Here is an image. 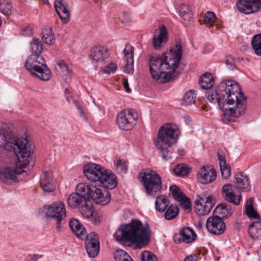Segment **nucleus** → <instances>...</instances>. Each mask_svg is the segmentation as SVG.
Segmentation results:
<instances>
[{
	"mask_svg": "<svg viewBox=\"0 0 261 261\" xmlns=\"http://www.w3.org/2000/svg\"><path fill=\"white\" fill-rule=\"evenodd\" d=\"M169 200L165 195H158L155 202V209L159 212H164L169 205Z\"/></svg>",
	"mask_w": 261,
	"mask_h": 261,
	"instance_id": "nucleus-32",
	"label": "nucleus"
},
{
	"mask_svg": "<svg viewBox=\"0 0 261 261\" xmlns=\"http://www.w3.org/2000/svg\"><path fill=\"white\" fill-rule=\"evenodd\" d=\"M196 237V234L192 228L185 227L180 229L179 233L174 236V240L176 243H180L181 242L190 243L195 241Z\"/></svg>",
	"mask_w": 261,
	"mask_h": 261,
	"instance_id": "nucleus-18",
	"label": "nucleus"
},
{
	"mask_svg": "<svg viewBox=\"0 0 261 261\" xmlns=\"http://www.w3.org/2000/svg\"><path fill=\"white\" fill-rule=\"evenodd\" d=\"M182 56V46L178 42L161 57L150 58V71L152 77L160 83H166L177 76L175 71Z\"/></svg>",
	"mask_w": 261,
	"mask_h": 261,
	"instance_id": "nucleus-2",
	"label": "nucleus"
},
{
	"mask_svg": "<svg viewBox=\"0 0 261 261\" xmlns=\"http://www.w3.org/2000/svg\"><path fill=\"white\" fill-rule=\"evenodd\" d=\"M43 1L44 2V3L46 4H47L48 5L49 4V1L48 0H43Z\"/></svg>",
	"mask_w": 261,
	"mask_h": 261,
	"instance_id": "nucleus-63",
	"label": "nucleus"
},
{
	"mask_svg": "<svg viewBox=\"0 0 261 261\" xmlns=\"http://www.w3.org/2000/svg\"><path fill=\"white\" fill-rule=\"evenodd\" d=\"M117 68V65L114 63H111L105 67L103 70L105 73L111 74L114 72Z\"/></svg>",
	"mask_w": 261,
	"mask_h": 261,
	"instance_id": "nucleus-49",
	"label": "nucleus"
},
{
	"mask_svg": "<svg viewBox=\"0 0 261 261\" xmlns=\"http://www.w3.org/2000/svg\"><path fill=\"white\" fill-rule=\"evenodd\" d=\"M213 214L222 219L228 218L232 214L231 206L227 203L221 204L215 208Z\"/></svg>",
	"mask_w": 261,
	"mask_h": 261,
	"instance_id": "nucleus-29",
	"label": "nucleus"
},
{
	"mask_svg": "<svg viewBox=\"0 0 261 261\" xmlns=\"http://www.w3.org/2000/svg\"><path fill=\"white\" fill-rule=\"evenodd\" d=\"M123 86H124V88H125V90L127 92H130V89L129 88V85H128L127 80H125L124 81V82H123Z\"/></svg>",
	"mask_w": 261,
	"mask_h": 261,
	"instance_id": "nucleus-60",
	"label": "nucleus"
},
{
	"mask_svg": "<svg viewBox=\"0 0 261 261\" xmlns=\"http://www.w3.org/2000/svg\"><path fill=\"white\" fill-rule=\"evenodd\" d=\"M69 226L72 231L77 236V237L84 240L88 237V234L85 227L76 219H72L69 222Z\"/></svg>",
	"mask_w": 261,
	"mask_h": 261,
	"instance_id": "nucleus-25",
	"label": "nucleus"
},
{
	"mask_svg": "<svg viewBox=\"0 0 261 261\" xmlns=\"http://www.w3.org/2000/svg\"><path fill=\"white\" fill-rule=\"evenodd\" d=\"M24 66L32 75L42 81H48L51 77V71L40 55L31 54L27 58Z\"/></svg>",
	"mask_w": 261,
	"mask_h": 261,
	"instance_id": "nucleus-7",
	"label": "nucleus"
},
{
	"mask_svg": "<svg viewBox=\"0 0 261 261\" xmlns=\"http://www.w3.org/2000/svg\"><path fill=\"white\" fill-rule=\"evenodd\" d=\"M251 45L255 55L261 57V34L255 35L252 37Z\"/></svg>",
	"mask_w": 261,
	"mask_h": 261,
	"instance_id": "nucleus-37",
	"label": "nucleus"
},
{
	"mask_svg": "<svg viewBox=\"0 0 261 261\" xmlns=\"http://www.w3.org/2000/svg\"><path fill=\"white\" fill-rule=\"evenodd\" d=\"M74 103L79 111V113H80V115H83L84 114V111H83L82 107L80 105H79L78 101H75L74 102Z\"/></svg>",
	"mask_w": 261,
	"mask_h": 261,
	"instance_id": "nucleus-59",
	"label": "nucleus"
},
{
	"mask_svg": "<svg viewBox=\"0 0 261 261\" xmlns=\"http://www.w3.org/2000/svg\"><path fill=\"white\" fill-rule=\"evenodd\" d=\"M55 68L59 74L62 76H67L69 73V70L67 63L62 60L58 62Z\"/></svg>",
	"mask_w": 261,
	"mask_h": 261,
	"instance_id": "nucleus-40",
	"label": "nucleus"
},
{
	"mask_svg": "<svg viewBox=\"0 0 261 261\" xmlns=\"http://www.w3.org/2000/svg\"><path fill=\"white\" fill-rule=\"evenodd\" d=\"M191 12V11L190 9L189 6L185 5V4L181 5L179 8V13L180 16L182 15H184L185 14H186Z\"/></svg>",
	"mask_w": 261,
	"mask_h": 261,
	"instance_id": "nucleus-50",
	"label": "nucleus"
},
{
	"mask_svg": "<svg viewBox=\"0 0 261 261\" xmlns=\"http://www.w3.org/2000/svg\"><path fill=\"white\" fill-rule=\"evenodd\" d=\"M216 19L215 14L212 11H208L204 15V22L206 23L211 24L213 23Z\"/></svg>",
	"mask_w": 261,
	"mask_h": 261,
	"instance_id": "nucleus-48",
	"label": "nucleus"
},
{
	"mask_svg": "<svg viewBox=\"0 0 261 261\" xmlns=\"http://www.w3.org/2000/svg\"><path fill=\"white\" fill-rule=\"evenodd\" d=\"M89 57L95 62H102L109 57L108 49L101 46H94L90 50Z\"/></svg>",
	"mask_w": 261,
	"mask_h": 261,
	"instance_id": "nucleus-24",
	"label": "nucleus"
},
{
	"mask_svg": "<svg viewBox=\"0 0 261 261\" xmlns=\"http://www.w3.org/2000/svg\"><path fill=\"white\" fill-rule=\"evenodd\" d=\"M114 256L115 261H134L131 256L126 251L122 250L115 251Z\"/></svg>",
	"mask_w": 261,
	"mask_h": 261,
	"instance_id": "nucleus-41",
	"label": "nucleus"
},
{
	"mask_svg": "<svg viewBox=\"0 0 261 261\" xmlns=\"http://www.w3.org/2000/svg\"><path fill=\"white\" fill-rule=\"evenodd\" d=\"M140 176L146 194L154 196L161 191L162 180L159 174L153 171H146L141 172Z\"/></svg>",
	"mask_w": 261,
	"mask_h": 261,
	"instance_id": "nucleus-9",
	"label": "nucleus"
},
{
	"mask_svg": "<svg viewBox=\"0 0 261 261\" xmlns=\"http://www.w3.org/2000/svg\"><path fill=\"white\" fill-rule=\"evenodd\" d=\"M79 184L76 188V192L70 194L67 200V203L69 207L71 208H75L81 204L84 201H88L89 199L85 198V196L80 191L77 190V187Z\"/></svg>",
	"mask_w": 261,
	"mask_h": 261,
	"instance_id": "nucleus-27",
	"label": "nucleus"
},
{
	"mask_svg": "<svg viewBox=\"0 0 261 261\" xmlns=\"http://www.w3.org/2000/svg\"><path fill=\"white\" fill-rule=\"evenodd\" d=\"M199 82L202 89H210L214 84V77L210 73H204L200 77Z\"/></svg>",
	"mask_w": 261,
	"mask_h": 261,
	"instance_id": "nucleus-31",
	"label": "nucleus"
},
{
	"mask_svg": "<svg viewBox=\"0 0 261 261\" xmlns=\"http://www.w3.org/2000/svg\"><path fill=\"white\" fill-rule=\"evenodd\" d=\"M117 123L118 127L124 130H130L133 126L131 118L127 116L126 111H121L117 117Z\"/></svg>",
	"mask_w": 261,
	"mask_h": 261,
	"instance_id": "nucleus-26",
	"label": "nucleus"
},
{
	"mask_svg": "<svg viewBox=\"0 0 261 261\" xmlns=\"http://www.w3.org/2000/svg\"><path fill=\"white\" fill-rule=\"evenodd\" d=\"M89 200L84 201V204L80 207V212L84 217L87 218L91 217L93 213L92 204Z\"/></svg>",
	"mask_w": 261,
	"mask_h": 261,
	"instance_id": "nucleus-39",
	"label": "nucleus"
},
{
	"mask_svg": "<svg viewBox=\"0 0 261 261\" xmlns=\"http://www.w3.org/2000/svg\"><path fill=\"white\" fill-rule=\"evenodd\" d=\"M217 176L214 168L208 166H203L198 171L197 178L199 182L207 184L214 181Z\"/></svg>",
	"mask_w": 261,
	"mask_h": 261,
	"instance_id": "nucleus-16",
	"label": "nucleus"
},
{
	"mask_svg": "<svg viewBox=\"0 0 261 261\" xmlns=\"http://www.w3.org/2000/svg\"><path fill=\"white\" fill-rule=\"evenodd\" d=\"M65 94H67V93H69V91H68V89H66L65 90Z\"/></svg>",
	"mask_w": 261,
	"mask_h": 261,
	"instance_id": "nucleus-64",
	"label": "nucleus"
},
{
	"mask_svg": "<svg viewBox=\"0 0 261 261\" xmlns=\"http://www.w3.org/2000/svg\"><path fill=\"white\" fill-rule=\"evenodd\" d=\"M150 230L148 226H143L142 222L133 219L126 224H121L115 233L116 240L121 243L130 242L141 248L150 242Z\"/></svg>",
	"mask_w": 261,
	"mask_h": 261,
	"instance_id": "nucleus-4",
	"label": "nucleus"
},
{
	"mask_svg": "<svg viewBox=\"0 0 261 261\" xmlns=\"http://www.w3.org/2000/svg\"><path fill=\"white\" fill-rule=\"evenodd\" d=\"M134 48L129 44H126L123 50L125 59L126 61L124 71L130 73L134 71Z\"/></svg>",
	"mask_w": 261,
	"mask_h": 261,
	"instance_id": "nucleus-23",
	"label": "nucleus"
},
{
	"mask_svg": "<svg viewBox=\"0 0 261 261\" xmlns=\"http://www.w3.org/2000/svg\"><path fill=\"white\" fill-rule=\"evenodd\" d=\"M77 190L84 194L86 199L90 200L94 198L96 203L101 205H107L111 200V195L107 189L102 190L93 184L80 183Z\"/></svg>",
	"mask_w": 261,
	"mask_h": 261,
	"instance_id": "nucleus-8",
	"label": "nucleus"
},
{
	"mask_svg": "<svg viewBox=\"0 0 261 261\" xmlns=\"http://www.w3.org/2000/svg\"><path fill=\"white\" fill-rule=\"evenodd\" d=\"M179 133L174 124L166 123L160 128L154 145L163 160L168 161L172 158L171 146L176 143Z\"/></svg>",
	"mask_w": 261,
	"mask_h": 261,
	"instance_id": "nucleus-5",
	"label": "nucleus"
},
{
	"mask_svg": "<svg viewBox=\"0 0 261 261\" xmlns=\"http://www.w3.org/2000/svg\"><path fill=\"white\" fill-rule=\"evenodd\" d=\"M20 163V168L15 169H12L9 167H6L3 169H1L0 171V180L4 183L10 185L12 183V181H15L17 179V175L20 174L21 172V169L25 168L27 166H30L32 167L34 162H33V164L32 165H24L22 164V163Z\"/></svg>",
	"mask_w": 261,
	"mask_h": 261,
	"instance_id": "nucleus-12",
	"label": "nucleus"
},
{
	"mask_svg": "<svg viewBox=\"0 0 261 261\" xmlns=\"http://www.w3.org/2000/svg\"><path fill=\"white\" fill-rule=\"evenodd\" d=\"M226 64L229 69H233L234 66V60L233 58L230 56L227 57Z\"/></svg>",
	"mask_w": 261,
	"mask_h": 261,
	"instance_id": "nucleus-55",
	"label": "nucleus"
},
{
	"mask_svg": "<svg viewBox=\"0 0 261 261\" xmlns=\"http://www.w3.org/2000/svg\"><path fill=\"white\" fill-rule=\"evenodd\" d=\"M56 12L64 23L69 22V10L68 5L63 0H56L54 3Z\"/></svg>",
	"mask_w": 261,
	"mask_h": 261,
	"instance_id": "nucleus-20",
	"label": "nucleus"
},
{
	"mask_svg": "<svg viewBox=\"0 0 261 261\" xmlns=\"http://www.w3.org/2000/svg\"><path fill=\"white\" fill-rule=\"evenodd\" d=\"M43 255H37V254H34L31 255V261H37V260L41 258Z\"/></svg>",
	"mask_w": 261,
	"mask_h": 261,
	"instance_id": "nucleus-58",
	"label": "nucleus"
},
{
	"mask_svg": "<svg viewBox=\"0 0 261 261\" xmlns=\"http://www.w3.org/2000/svg\"><path fill=\"white\" fill-rule=\"evenodd\" d=\"M196 95L194 91L190 90L187 92L183 98V105L186 106L192 105L195 103Z\"/></svg>",
	"mask_w": 261,
	"mask_h": 261,
	"instance_id": "nucleus-43",
	"label": "nucleus"
},
{
	"mask_svg": "<svg viewBox=\"0 0 261 261\" xmlns=\"http://www.w3.org/2000/svg\"><path fill=\"white\" fill-rule=\"evenodd\" d=\"M0 12L5 16H9L12 13V6L11 4L5 1L0 2Z\"/></svg>",
	"mask_w": 261,
	"mask_h": 261,
	"instance_id": "nucleus-44",
	"label": "nucleus"
},
{
	"mask_svg": "<svg viewBox=\"0 0 261 261\" xmlns=\"http://www.w3.org/2000/svg\"><path fill=\"white\" fill-rule=\"evenodd\" d=\"M122 22L124 24H128L130 22V17L129 14L126 12H123L120 17Z\"/></svg>",
	"mask_w": 261,
	"mask_h": 261,
	"instance_id": "nucleus-53",
	"label": "nucleus"
},
{
	"mask_svg": "<svg viewBox=\"0 0 261 261\" xmlns=\"http://www.w3.org/2000/svg\"><path fill=\"white\" fill-rule=\"evenodd\" d=\"M254 199L253 198H250L246 202L245 205V213L246 215L250 219H255L257 221L259 220V215L255 211L253 207V202Z\"/></svg>",
	"mask_w": 261,
	"mask_h": 261,
	"instance_id": "nucleus-33",
	"label": "nucleus"
},
{
	"mask_svg": "<svg viewBox=\"0 0 261 261\" xmlns=\"http://www.w3.org/2000/svg\"><path fill=\"white\" fill-rule=\"evenodd\" d=\"M206 227L209 232L216 235L222 234L226 228L223 219L214 214L207 218Z\"/></svg>",
	"mask_w": 261,
	"mask_h": 261,
	"instance_id": "nucleus-13",
	"label": "nucleus"
},
{
	"mask_svg": "<svg viewBox=\"0 0 261 261\" xmlns=\"http://www.w3.org/2000/svg\"><path fill=\"white\" fill-rule=\"evenodd\" d=\"M31 47L32 51V54L40 55L42 50V43L40 40L33 39L31 42Z\"/></svg>",
	"mask_w": 261,
	"mask_h": 261,
	"instance_id": "nucleus-42",
	"label": "nucleus"
},
{
	"mask_svg": "<svg viewBox=\"0 0 261 261\" xmlns=\"http://www.w3.org/2000/svg\"><path fill=\"white\" fill-rule=\"evenodd\" d=\"M32 34V29L30 27H25L22 30V34L24 36H31Z\"/></svg>",
	"mask_w": 261,
	"mask_h": 261,
	"instance_id": "nucleus-56",
	"label": "nucleus"
},
{
	"mask_svg": "<svg viewBox=\"0 0 261 261\" xmlns=\"http://www.w3.org/2000/svg\"><path fill=\"white\" fill-rule=\"evenodd\" d=\"M216 203L215 197L210 194L202 193L197 196L195 200V211L199 215L208 214Z\"/></svg>",
	"mask_w": 261,
	"mask_h": 261,
	"instance_id": "nucleus-10",
	"label": "nucleus"
},
{
	"mask_svg": "<svg viewBox=\"0 0 261 261\" xmlns=\"http://www.w3.org/2000/svg\"><path fill=\"white\" fill-rule=\"evenodd\" d=\"M232 185L230 184L224 185L222 189V195L224 199L228 202L235 205H239L241 199V195H236L232 190Z\"/></svg>",
	"mask_w": 261,
	"mask_h": 261,
	"instance_id": "nucleus-19",
	"label": "nucleus"
},
{
	"mask_svg": "<svg viewBox=\"0 0 261 261\" xmlns=\"http://www.w3.org/2000/svg\"><path fill=\"white\" fill-rule=\"evenodd\" d=\"M235 184L238 188L242 191H248L250 190V184L249 177L242 172H238L235 174Z\"/></svg>",
	"mask_w": 261,
	"mask_h": 261,
	"instance_id": "nucleus-28",
	"label": "nucleus"
},
{
	"mask_svg": "<svg viewBox=\"0 0 261 261\" xmlns=\"http://www.w3.org/2000/svg\"><path fill=\"white\" fill-rule=\"evenodd\" d=\"M218 159H219V165H220L221 163L226 162L225 158L223 156L219 155L218 156Z\"/></svg>",
	"mask_w": 261,
	"mask_h": 261,
	"instance_id": "nucleus-61",
	"label": "nucleus"
},
{
	"mask_svg": "<svg viewBox=\"0 0 261 261\" xmlns=\"http://www.w3.org/2000/svg\"><path fill=\"white\" fill-rule=\"evenodd\" d=\"M248 232L252 239H261V223L259 221L253 222L249 226Z\"/></svg>",
	"mask_w": 261,
	"mask_h": 261,
	"instance_id": "nucleus-30",
	"label": "nucleus"
},
{
	"mask_svg": "<svg viewBox=\"0 0 261 261\" xmlns=\"http://www.w3.org/2000/svg\"><path fill=\"white\" fill-rule=\"evenodd\" d=\"M114 164L118 169L121 171H126L125 164L122 160L115 161Z\"/></svg>",
	"mask_w": 261,
	"mask_h": 261,
	"instance_id": "nucleus-51",
	"label": "nucleus"
},
{
	"mask_svg": "<svg viewBox=\"0 0 261 261\" xmlns=\"http://www.w3.org/2000/svg\"><path fill=\"white\" fill-rule=\"evenodd\" d=\"M190 171L191 168L186 164L177 165L173 169L174 174L178 176H186Z\"/></svg>",
	"mask_w": 261,
	"mask_h": 261,
	"instance_id": "nucleus-38",
	"label": "nucleus"
},
{
	"mask_svg": "<svg viewBox=\"0 0 261 261\" xmlns=\"http://www.w3.org/2000/svg\"><path fill=\"white\" fill-rule=\"evenodd\" d=\"M178 153L179 154V155H184V154H185V151L183 149H179L178 150Z\"/></svg>",
	"mask_w": 261,
	"mask_h": 261,
	"instance_id": "nucleus-62",
	"label": "nucleus"
},
{
	"mask_svg": "<svg viewBox=\"0 0 261 261\" xmlns=\"http://www.w3.org/2000/svg\"><path fill=\"white\" fill-rule=\"evenodd\" d=\"M237 6L240 12L250 14L260 9L261 0H239Z\"/></svg>",
	"mask_w": 261,
	"mask_h": 261,
	"instance_id": "nucleus-15",
	"label": "nucleus"
},
{
	"mask_svg": "<svg viewBox=\"0 0 261 261\" xmlns=\"http://www.w3.org/2000/svg\"><path fill=\"white\" fill-rule=\"evenodd\" d=\"M46 214L48 218L56 221V229L59 231L61 228V221L66 217V208L64 202H55L46 208Z\"/></svg>",
	"mask_w": 261,
	"mask_h": 261,
	"instance_id": "nucleus-11",
	"label": "nucleus"
},
{
	"mask_svg": "<svg viewBox=\"0 0 261 261\" xmlns=\"http://www.w3.org/2000/svg\"><path fill=\"white\" fill-rule=\"evenodd\" d=\"M123 111H126L127 116L130 117L131 121H136L138 119L137 115L134 110L129 109L128 110H124Z\"/></svg>",
	"mask_w": 261,
	"mask_h": 261,
	"instance_id": "nucleus-52",
	"label": "nucleus"
},
{
	"mask_svg": "<svg viewBox=\"0 0 261 261\" xmlns=\"http://www.w3.org/2000/svg\"><path fill=\"white\" fill-rule=\"evenodd\" d=\"M254 199L253 198H250L246 202L245 205V213L246 215L250 219H255L257 221L259 220V215L255 211L253 207V202Z\"/></svg>",
	"mask_w": 261,
	"mask_h": 261,
	"instance_id": "nucleus-35",
	"label": "nucleus"
},
{
	"mask_svg": "<svg viewBox=\"0 0 261 261\" xmlns=\"http://www.w3.org/2000/svg\"><path fill=\"white\" fill-rule=\"evenodd\" d=\"M205 97L211 102H217L224 112L223 120L233 121L229 117L237 118L245 113L246 97L238 83L232 80L221 82L214 91L209 90Z\"/></svg>",
	"mask_w": 261,
	"mask_h": 261,
	"instance_id": "nucleus-1",
	"label": "nucleus"
},
{
	"mask_svg": "<svg viewBox=\"0 0 261 261\" xmlns=\"http://www.w3.org/2000/svg\"><path fill=\"white\" fill-rule=\"evenodd\" d=\"M164 218L167 220H171L175 218L179 213V208L176 204L169 205L165 210Z\"/></svg>",
	"mask_w": 261,
	"mask_h": 261,
	"instance_id": "nucleus-36",
	"label": "nucleus"
},
{
	"mask_svg": "<svg viewBox=\"0 0 261 261\" xmlns=\"http://www.w3.org/2000/svg\"><path fill=\"white\" fill-rule=\"evenodd\" d=\"M141 261H158L156 256L149 251H144L141 254Z\"/></svg>",
	"mask_w": 261,
	"mask_h": 261,
	"instance_id": "nucleus-46",
	"label": "nucleus"
},
{
	"mask_svg": "<svg viewBox=\"0 0 261 261\" xmlns=\"http://www.w3.org/2000/svg\"><path fill=\"white\" fill-rule=\"evenodd\" d=\"M180 17L185 22L192 21L193 19V15L192 12L185 14L184 15H182L180 16Z\"/></svg>",
	"mask_w": 261,
	"mask_h": 261,
	"instance_id": "nucleus-54",
	"label": "nucleus"
},
{
	"mask_svg": "<svg viewBox=\"0 0 261 261\" xmlns=\"http://www.w3.org/2000/svg\"><path fill=\"white\" fill-rule=\"evenodd\" d=\"M254 199L253 198H250L246 202L245 205V213L246 215L250 219H255L257 221L259 220V215L255 211L253 207V202Z\"/></svg>",
	"mask_w": 261,
	"mask_h": 261,
	"instance_id": "nucleus-34",
	"label": "nucleus"
},
{
	"mask_svg": "<svg viewBox=\"0 0 261 261\" xmlns=\"http://www.w3.org/2000/svg\"><path fill=\"white\" fill-rule=\"evenodd\" d=\"M169 189L174 198L180 202L185 209L191 208V205L190 199L186 196L179 188L174 185L171 186Z\"/></svg>",
	"mask_w": 261,
	"mask_h": 261,
	"instance_id": "nucleus-21",
	"label": "nucleus"
},
{
	"mask_svg": "<svg viewBox=\"0 0 261 261\" xmlns=\"http://www.w3.org/2000/svg\"><path fill=\"white\" fill-rule=\"evenodd\" d=\"M0 147L12 151L20 163L24 165L33 164V152L26 138H16L11 127L8 124L0 123Z\"/></svg>",
	"mask_w": 261,
	"mask_h": 261,
	"instance_id": "nucleus-3",
	"label": "nucleus"
},
{
	"mask_svg": "<svg viewBox=\"0 0 261 261\" xmlns=\"http://www.w3.org/2000/svg\"><path fill=\"white\" fill-rule=\"evenodd\" d=\"M42 39L43 41L47 44H52L55 42V38L54 36L51 34V29L44 31L42 33Z\"/></svg>",
	"mask_w": 261,
	"mask_h": 261,
	"instance_id": "nucleus-45",
	"label": "nucleus"
},
{
	"mask_svg": "<svg viewBox=\"0 0 261 261\" xmlns=\"http://www.w3.org/2000/svg\"><path fill=\"white\" fill-rule=\"evenodd\" d=\"M168 39V35L166 27L162 24L159 27V30H155L153 37L152 44L154 48L159 49L166 44Z\"/></svg>",
	"mask_w": 261,
	"mask_h": 261,
	"instance_id": "nucleus-17",
	"label": "nucleus"
},
{
	"mask_svg": "<svg viewBox=\"0 0 261 261\" xmlns=\"http://www.w3.org/2000/svg\"><path fill=\"white\" fill-rule=\"evenodd\" d=\"M197 256L196 254H192L186 257L184 261H197Z\"/></svg>",
	"mask_w": 261,
	"mask_h": 261,
	"instance_id": "nucleus-57",
	"label": "nucleus"
},
{
	"mask_svg": "<svg viewBox=\"0 0 261 261\" xmlns=\"http://www.w3.org/2000/svg\"><path fill=\"white\" fill-rule=\"evenodd\" d=\"M222 176L225 179L228 178L230 176L231 168L229 164L226 162H222L220 164V166Z\"/></svg>",
	"mask_w": 261,
	"mask_h": 261,
	"instance_id": "nucleus-47",
	"label": "nucleus"
},
{
	"mask_svg": "<svg viewBox=\"0 0 261 261\" xmlns=\"http://www.w3.org/2000/svg\"><path fill=\"white\" fill-rule=\"evenodd\" d=\"M85 240V248L88 256L90 257H96L99 251L100 244L99 237L95 232H90Z\"/></svg>",
	"mask_w": 261,
	"mask_h": 261,
	"instance_id": "nucleus-14",
	"label": "nucleus"
},
{
	"mask_svg": "<svg viewBox=\"0 0 261 261\" xmlns=\"http://www.w3.org/2000/svg\"><path fill=\"white\" fill-rule=\"evenodd\" d=\"M41 185L45 192H51L56 190V181L53 178L51 172L47 171L43 172L41 177Z\"/></svg>",
	"mask_w": 261,
	"mask_h": 261,
	"instance_id": "nucleus-22",
	"label": "nucleus"
},
{
	"mask_svg": "<svg viewBox=\"0 0 261 261\" xmlns=\"http://www.w3.org/2000/svg\"><path fill=\"white\" fill-rule=\"evenodd\" d=\"M84 173L88 179L94 182L99 181L106 189H113L117 185L115 175L100 165L87 164L84 166Z\"/></svg>",
	"mask_w": 261,
	"mask_h": 261,
	"instance_id": "nucleus-6",
	"label": "nucleus"
}]
</instances>
